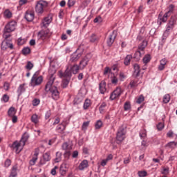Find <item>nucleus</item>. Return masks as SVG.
I'll return each instance as SVG.
<instances>
[{
    "label": "nucleus",
    "instance_id": "1",
    "mask_svg": "<svg viewBox=\"0 0 177 177\" xmlns=\"http://www.w3.org/2000/svg\"><path fill=\"white\" fill-rule=\"evenodd\" d=\"M55 80H56L55 75L51 74V76L46 85L45 91L50 93L51 97L53 100H57L59 97H60V93H59L57 87H56V86H53Z\"/></svg>",
    "mask_w": 177,
    "mask_h": 177
},
{
    "label": "nucleus",
    "instance_id": "2",
    "mask_svg": "<svg viewBox=\"0 0 177 177\" xmlns=\"http://www.w3.org/2000/svg\"><path fill=\"white\" fill-rule=\"evenodd\" d=\"M80 66L77 64H74L73 66L69 65L67 66L64 73L62 72V71H59V77L60 78H63V77H68L70 78L71 77L72 73L73 74H77V73L80 71Z\"/></svg>",
    "mask_w": 177,
    "mask_h": 177
},
{
    "label": "nucleus",
    "instance_id": "3",
    "mask_svg": "<svg viewBox=\"0 0 177 177\" xmlns=\"http://www.w3.org/2000/svg\"><path fill=\"white\" fill-rule=\"evenodd\" d=\"M125 135H127V127L121 126L116 133V142L118 145L125 139Z\"/></svg>",
    "mask_w": 177,
    "mask_h": 177
},
{
    "label": "nucleus",
    "instance_id": "4",
    "mask_svg": "<svg viewBox=\"0 0 177 177\" xmlns=\"http://www.w3.org/2000/svg\"><path fill=\"white\" fill-rule=\"evenodd\" d=\"M48 8V3L45 1L40 0L39 1L35 6V12L37 15H42L45 12V9Z\"/></svg>",
    "mask_w": 177,
    "mask_h": 177
},
{
    "label": "nucleus",
    "instance_id": "5",
    "mask_svg": "<svg viewBox=\"0 0 177 177\" xmlns=\"http://www.w3.org/2000/svg\"><path fill=\"white\" fill-rule=\"evenodd\" d=\"M44 81V77L42 76H38V72H36L31 78L30 86H38L41 85Z\"/></svg>",
    "mask_w": 177,
    "mask_h": 177
},
{
    "label": "nucleus",
    "instance_id": "6",
    "mask_svg": "<svg viewBox=\"0 0 177 177\" xmlns=\"http://www.w3.org/2000/svg\"><path fill=\"white\" fill-rule=\"evenodd\" d=\"M176 23V18L175 17H171L169 21V23L167 24V28L165 32L163 33V37H168V32H169V30L174 28V26H175Z\"/></svg>",
    "mask_w": 177,
    "mask_h": 177
},
{
    "label": "nucleus",
    "instance_id": "7",
    "mask_svg": "<svg viewBox=\"0 0 177 177\" xmlns=\"http://www.w3.org/2000/svg\"><path fill=\"white\" fill-rule=\"evenodd\" d=\"M10 147L12 149V150H15L17 154H19V153L23 150L24 145H23V143L20 141H15L12 145H10Z\"/></svg>",
    "mask_w": 177,
    "mask_h": 177
},
{
    "label": "nucleus",
    "instance_id": "8",
    "mask_svg": "<svg viewBox=\"0 0 177 177\" xmlns=\"http://www.w3.org/2000/svg\"><path fill=\"white\" fill-rule=\"evenodd\" d=\"M16 26H17L16 21H11L6 25L4 28V31H6V32H12V31H15V30H16Z\"/></svg>",
    "mask_w": 177,
    "mask_h": 177
},
{
    "label": "nucleus",
    "instance_id": "9",
    "mask_svg": "<svg viewBox=\"0 0 177 177\" xmlns=\"http://www.w3.org/2000/svg\"><path fill=\"white\" fill-rule=\"evenodd\" d=\"M13 49V44H12V39L9 40H3L1 43L2 50H6V49Z\"/></svg>",
    "mask_w": 177,
    "mask_h": 177
},
{
    "label": "nucleus",
    "instance_id": "10",
    "mask_svg": "<svg viewBox=\"0 0 177 177\" xmlns=\"http://www.w3.org/2000/svg\"><path fill=\"white\" fill-rule=\"evenodd\" d=\"M117 37V32L113 30L108 37L106 44L108 46H111L113 44H114V41L115 40V38Z\"/></svg>",
    "mask_w": 177,
    "mask_h": 177
},
{
    "label": "nucleus",
    "instance_id": "11",
    "mask_svg": "<svg viewBox=\"0 0 177 177\" xmlns=\"http://www.w3.org/2000/svg\"><path fill=\"white\" fill-rule=\"evenodd\" d=\"M89 60H91V58L88 57V55H86L82 59L79 64V67L80 70H84L86 66H88V64L89 63Z\"/></svg>",
    "mask_w": 177,
    "mask_h": 177
},
{
    "label": "nucleus",
    "instance_id": "12",
    "mask_svg": "<svg viewBox=\"0 0 177 177\" xmlns=\"http://www.w3.org/2000/svg\"><path fill=\"white\" fill-rule=\"evenodd\" d=\"M62 150L65 151L64 156L65 157H70V154H71V152L70 150H71L72 147L71 145L68 144V142H64L62 145Z\"/></svg>",
    "mask_w": 177,
    "mask_h": 177
},
{
    "label": "nucleus",
    "instance_id": "13",
    "mask_svg": "<svg viewBox=\"0 0 177 177\" xmlns=\"http://www.w3.org/2000/svg\"><path fill=\"white\" fill-rule=\"evenodd\" d=\"M51 34L49 32V30L46 29V30H41L39 32L37 37L38 38H40L41 39H46V38H49L50 37Z\"/></svg>",
    "mask_w": 177,
    "mask_h": 177
},
{
    "label": "nucleus",
    "instance_id": "14",
    "mask_svg": "<svg viewBox=\"0 0 177 177\" xmlns=\"http://www.w3.org/2000/svg\"><path fill=\"white\" fill-rule=\"evenodd\" d=\"M122 93V92L121 91V88H116V89L114 90L113 92L111 94V100H114L115 99H117V97H120V96H121Z\"/></svg>",
    "mask_w": 177,
    "mask_h": 177
},
{
    "label": "nucleus",
    "instance_id": "15",
    "mask_svg": "<svg viewBox=\"0 0 177 177\" xmlns=\"http://www.w3.org/2000/svg\"><path fill=\"white\" fill-rule=\"evenodd\" d=\"M39 154V149H36L32 160H30L29 162L30 165H35V162H37V160H38Z\"/></svg>",
    "mask_w": 177,
    "mask_h": 177
},
{
    "label": "nucleus",
    "instance_id": "16",
    "mask_svg": "<svg viewBox=\"0 0 177 177\" xmlns=\"http://www.w3.org/2000/svg\"><path fill=\"white\" fill-rule=\"evenodd\" d=\"M50 153L49 152H46L43 155V160H40V165H44L48 161H50Z\"/></svg>",
    "mask_w": 177,
    "mask_h": 177
},
{
    "label": "nucleus",
    "instance_id": "17",
    "mask_svg": "<svg viewBox=\"0 0 177 177\" xmlns=\"http://www.w3.org/2000/svg\"><path fill=\"white\" fill-rule=\"evenodd\" d=\"M81 56H82V53H77V52H75L71 55L70 62H71L72 63L77 62Z\"/></svg>",
    "mask_w": 177,
    "mask_h": 177
},
{
    "label": "nucleus",
    "instance_id": "18",
    "mask_svg": "<svg viewBox=\"0 0 177 177\" xmlns=\"http://www.w3.org/2000/svg\"><path fill=\"white\" fill-rule=\"evenodd\" d=\"M52 23V17H46L44 18L41 23V27H44V28H46Z\"/></svg>",
    "mask_w": 177,
    "mask_h": 177
},
{
    "label": "nucleus",
    "instance_id": "19",
    "mask_svg": "<svg viewBox=\"0 0 177 177\" xmlns=\"http://www.w3.org/2000/svg\"><path fill=\"white\" fill-rule=\"evenodd\" d=\"M133 68H134V72L133 73V77H135V78H136L139 77L140 74V66H139V64H135L133 65Z\"/></svg>",
    "mask_w": 177,
    "mask_h": 177
},
{
    "label": "nucleus",
    "instance_id": "20",
    "mask_svg": "<svg viewBox=\"0 0 177 177\" xmlns=\"http://www.w3.org/2000/svg\"><path fill=\"white\" fill-rule=\"evenodd\" d=\"M99 89L100 93H102V95H104V93L107 92V88H106V82H101L99 84Z\"/></svg>",
    "mask_w": 177,
    "mask_h": 177
},
{
    "label": "nucleus",
    "instance_id": "21",
    "mask_svg": "<svg viewBox=\"0 0 177 177\" xmlns=\"http://www.w3.org/2000/svg\"><path fill=\"white\" fill-rule=\"evenodd\" d=\"M24 86H26L25 83L20 84L19 86L18 87L17 92L18 93L19 97L21 96V95L24 93V92H26V87Z\"/></svg>",
    "mask_w": 177,
    "mask_h": 177
},
{
    "label": "nucleus",
    "instance_id": "22",
    "mask_svg": "<svg viewBox=\"0 0 177 177\" xmlns=\"http://www.w3.org/2000/svg\"><path fill=\"white\" fill-rule=\"evenodd\" d=\"M167 62L168 61L165 58H163L160 61V65L158 66L159 71H162V70L165 68V66L167 65Z\"/></svg>",
    "mask_w": 177,
    "mask_h": 177
},
{
    "label": "nucleus",
    "instance_id": "23",
    "mask_svg": "<svg viewBox=\"0 0 177 177\" xmlns=\"http://www.w3.org/2000/svg\"><path fill=\"white\" fill-rule=\"evenodd\" d=\"M65 130L66 124H64V122H62L56 127V131H57V132H59V133H62V132H64Z\"/></svg>",
    "mask_w": 177,
    "mask_h": 177
},
{
    "label": "nucleus",
    "instance_id": "24",
    "mask_svg": "<svg viewBox=\"0 0 177 177\" xmlns=\"http://www.w3.org/2000/svg\"><path fill=\"white\" fill-rule=\"evenodd\" d=\"M142 55H145V52H140V50H137L134 53L133 58L135 59L136 62H139L140 60V57H142Z\"/></svg>",
    "mask_w": 177,
    "mask_h": 177
},
{
    "label": "nucleus",
    "instance_id": "25",
    "mask_svg": "<svg viewBox=\"0 0 177 177\" xmlns=\"http://www.w3.org/2000/svg\"><path fill=\"white\" fill-rule=\"evenodd\" d=\"M85 168H88V160H84L83 161H82L79 165L80 171H84Z\"/></svg>",
    "mask_w": 177,
    "mask_h": 177
},
{
    "label": "nucleus",
    "instance_id": "26",
    "mask_svg": "<svg viewBox=\"0 0 177 177\" xmlns=\"http://www.w3.org/2000/svg\"><path fill=\"white\" fill-rule=\"evenodd\" d=\"M34 12H26L25 15V19L27 21H32L34 20Z\"/></svg>",
    "mask_w": 177,
    "mask_h": 177
},
{
    "label": "nucleus",
    "instance_id": "27",
    "mask_svg": "<svg viewBox=\"0 0 177 177\" xmlns=\"http://www.w3.org/2000/svg\"><path fill=\"white\" fill-rule=\"evenodd\" d=\"M109 78L111 79V82L114 84V85H117V83L118 82V78L115 77L114 73H111L109 75Z\"/></svg>",
    "mask_w": 177,
    "mask_h": 177
},
{
    "label": "nucleus",
    "instance_id": "28",
    "mask_svg": "<svg viewBox=\"0 0 177 177\" xmlns=\"http://www.w3.org/2000/svg\"><path fill=\"white\" fill-rule=\"evenodd\" d=\"M146 46H147V41L144 40L138 46V50H140L141 52H145V49L146 48Z\"/></svg>",
    "mask_w": 177,
    "mask_h": 177
},
{
    "label": "nucleus",
    "instance_id": "29",
    "mask_svg": "<svg viewBox=\"0 0 177 177\" xmlns=\"http://www.w3.org/2000/svg\"><path fill=\"white\" fill-rule=\"evenodd\" d=\"M12 35L10 34V32H6L5 31V29L3 30V38H4V41H9V39H12Z\"/></svg>",
    "mask_w": 177,
    "mask_h": 177
},
{
    "label": "nucleus",
    "instance_id": "30",
    "mask_svg": "<svg viewBox=\"0 0 177 177\" xmlns=\"http://www.w3.org/2000/svg\"><path fill=\"white\" fill-rule=\"evenodd\" d=\"M132 59V55H128L125 59H124V64L125 66H129L130 63H131V60Z\"/></svg>",
    "mask_w": 177,
    "mask_h": 177
},
{
    "label": "nucleus",
    "instance_id": "31",
    "mask_svg": "<svg viewBox=\"0 0 177 177\" xmlns=\"http://www.w3.org/2000/svg\"><path fill=\"white\" fill-rule=\"evenodd\" d=\"M15 114L16 110H15V107H10L8 111V115H9V117H13Z\"/></svg>",
    "mask_w": 177,
    "mask_h": 177
},
{
    "label": "nucleus",
    "instance_id": "32",
    "mask_svg": "<svg viewBox=\"0 0 177 177\" xmlns=\"http://www.w3.org/2000/svg\"><path fill=\"white\" fill-rule=\"evenodd\" d=\"M3 16L5 19H10L12 17V12L9 10H6L3 12Z\"/></svg>",
    "mask_w": 177,
    "mask_h": 177
},
{
    "label": "nucleus",
    "instance_id": "33",
    "mask_svg": "<svg viewBox=\"0 0 177 177\" xmlns=\"http://www.w3.org/2000/svg\"><path fill=\"white\" fill-rule=\"evenodd\" d=\"M169 100H171V95H169V94H166L163 96V99H162L163 103L167 104V103H169Z\"/></svg>",
    "mask_w": 177,
    "mask_h": 177
},
{
    "label": "nucleus",
    "instance_id": "34",
    "mask_svg": "<svg viewBox=\"0 0 177 177\" xmlns=\"http://www.w3.org/2000/svg\"><path fill=\"white\" fill-rule=\"evenodd\" d=\"M177 143L174 141L170 142L166 145V147H168V149H175L176 147Z\"/></svg>",
    "mask_w": 177,
    "mask_h": 177
},
{
    "label": "nucleus",
    "instance_id": "35",
    "mask_svg": "<svg viewBox=\"0 0 177 177\" xmlns=\"http://www.w3.org/2000/svg\"><path fill=\"white\" fill-rule=\"evenodd\" d=\"M28 138H29V136H28V134H26V133L22 136L20 142L22 143V145L24 146L26 145V142H27V140H28Z\"/></svg>",
    "mask_w": 177,
    "mask_h": 177
},
{
    "label": "nucleus",
    "instance_id": "36",
    "mask_svg": "<svg viewBox=\"0 0 177 177\" xmlns=\"http://www.w3.org/2000/svg\"><path fill=\"white\" fill-rule=\"evenodd\" d=\"M150 60H151V56L149 54L146 55L143 57V63H145V64H147V63H149Z\"/></svg>",
    "mask_w": 177,
    "mask_h": 177
},
{
    "label": "nucleus",
    "instance_id": "37",
    "mask_svg": "<svg viewBox=\"0 0 177 177\" xmlns=\"http://www.w3.org/2000/svg\"><path fill=\"white\" fill-rule=\"evenodd\" d=\"M10 175L15 177L17 176V166L12 167Z\"/></svg>",
    "mask_w": 177,
    "mask_h": 177
},
{
    "label": "nucleus",
    "instance_id": "38",
    "mask_svg": "<svg viewBox=\"0 0 177 177\" xmlns=\"http://www.w3.org/2000/svg\"><path fill=\"white\" fill-rule=\"evenodd\" d=\"M138 80H131L129 86H130V88H136L138 86Z\"/></svg>",
    "mask_w": 177,
    "mask_h": 177
},
{
    "label": "nucleus",
    "instance_id": "39",
    "mask_svg": "<svg viewBox=\"0 0 177 177\" xmlns=\"http://www.w3.org/2000/svg\"><path fill=\"white\" fill-rule=\"evenodd\" d=\"M102 126H103V122H102V120H100L95 122V129H100Z\"/></svg>",
    "mask_w": 177,
    "mask_h": 177
},
{
    "label": "nucleus",
    "instance_id": "40",
    "mask_svg": "<svg viewBox=\"0 0 177 177\" xmlns=\"http://www.w3.org/2000/svg\"><path fill=\"white\" fill-rule=\"evenodd\" d=\"M168 16H169V14H168V12H166L163 17L162 18H160V24H161V23H166L167 20H168Z\"/></svg>",
    "mask_w": 177,
    "mask_h": 177
},
{
    "label": "nucleus",
    "instance_id": "41",
    "mask_svg": "<svg viewBox=\"0 0 177 177\" xmlns=\"http://www.w3.org/2000/svg\"><path fill=\"white\" fill-rule=\"evenodd\" d=\"M62 161V153H56V158L55 159V162H60Z\"/></svg>",
    "mask_w": 177,
    "mask_h": 177
},
{
    "label": "nucleus",
    "instance_id": "42",
    "mask_svg": "<svg viewBox=\"0 0 177 177\" xmlns=\"http://www.w3.org/2000/svg\"><path fill=\"white\" fill-rule=\"evenodd\" d=\"M89 106H91V100L86 99L83 105L84 110H86Z\"/></svg>",
    "mask_w": 177,
    "mask_h": 177
},
{
    "label": "nucleus",
    "instance_id": "43",
    "mask_svg": "<svg viewBox=\"0 0 177 177\" xmlns=\"http://www.w3.org/2000/svg\"><path fill=\"white\" fill-rule=\"evenodd\" d=\"M31 121L34 124H38V115L34 114L31 117Z\"/></svg>",
    "mask_w": 177,
    "mask_h": 177
},
{
    "label": "nucleus",
    "instance_id": "44",
    "mask_svg": "<svg viewBox=\"0 0 177 177\" xmlns=\"http://www.w3.org/2000/svg\"><path fill=\"white\" fill-rule=\"evenodd\" d=\"M70 82V80H67V79H64L62 80V88H67V86H68V84Z\"/></svg>",
    "mask_w": 177,
    "mask_h": 177
},
{
    "label": "nucleus",
    "instance_id": "45",
    "mask_svg": "<svg viewBox=\"0 0 177 177\" xmlns=\"http://www.w3.org/2000/svg\"><path fill=\"white\" fill-rule=\"evenodd\" d=\"M34 67V64L32 63H31V62H28L26 66H25V68H26V70H32V68Z\"/></svg>",
    "mask_w": 177,
    "mask_h": 177
},
{
    "label": "nucleus",
    "instance_id": "46",
    "mask_svg": "<svg viewBox=\"0 0 177 177\" xmlns=\"http://www.w3.org/2000/svg\"><path fill=\"white\" fill-rule=\"evenodd\" d=\"M89 121H87V122H84L83 124H82V131H86V129H88V127H89Z\"/></svg>",
    "mask_w": 177,
    "mask_h": 177
},
{
    "label": "nucleus",
    "instance_id": "47",
    "mask_svg": "<svg viewBox=\"0 0 177 177\" xmlns=\"http://www.w3.org/2000/svg\"><path fill=\"white\" fill-rule=\"evenodd\" d=\"M10 165H12V160H10V159H7L4 162L5 168H9Z\"/></svg>",
    "mask_w": 177,
    "mask_h": 177
},
{
    "label": "nucleus",
    "instance_id": "48",
    "mask_svg": "<svg viewBox=\"0 0 177 177\" xmlns=\"http://www.w3.org/2000/svg\"><path fill=\"white\" fill-rule=\"evenodd\" d=\"M30 52H31V49H30L28 47H25L22 49L23 55H28Z\"/></svg>",
    "mask_w": 177,
    "mask_h": 177
},
{
    "label": "nucleus",
    "instance_id": "49",
    "mask_svg": "<svg viewBox=\"0 0 177 177\" xmlns=\"http://www.w3.org/2000/svg\"><path fill=\"white\" fill-rule=\"evenodd\" d=\"M2 102H4V103H8L9 102V97L8 95L4 94L1 98Z\"/></svg>",
    "mask_w": 177,
    "mask_h": 177
},
{
    "label": "nucleus",
    "instance_id": "50",
    "mask_svg": "<svg viewBox=\"0 0 177 177\" xmlns=\"http://www.w3.org/2000/svg\"><path fill=\"white\" fill-rule=\"evenodd\" d=\"M76 1L77 0H68L67 3L68 8H71V6H74V5H75Z\"/></svg>",
    "mask_w": 177,
    "mask_h": 177
},
{
    "label": "nucleus",
    "instance_id": "51",
    "mask_svg": "<svg viewBox=\"0 0 177 177\" xmlns=\"http://www.w3.org/2000/svg\"><path fill=\"white\" fill-rule=\"evenodd\" d=\"M140 138H146V136H147V131L145 129H142L140 131Z\"/></svg>",
    "mask_w": 177,
    "mask_h": 177
},
{
    "label": "nucleus",
    "instance_id": "52",
    "mask_svg": "<svg viewBox=\"0 0 177 177\" xmlns=\"http://www.w3.org/2000/svg\"><path fill=\"white\" fill-rule=\"evenodd\" d=\"M106 108V103H102L100 108H99V110H100V113L102 114V113H104V109Z\"/></svg>",
    "mask_w": 177,
    "mask_h": 177
},
{
    "label": "nucleus",
    "instance_id": "53",
    "mask_svg": "<svg viewBox=\"0 0 177 177\" xmlns=\"http://www.w3.org/2000/svg\"><path fill=\"white\" fill-rule=\"evenodd\" d=\"M142 102H145V97H143V95H140L136 101V103H138V104H140V103H142Z\"/></svg>",
    "mask_w": 177,
    "mask_h": 177
},
{
    "label": "nucleus",
    "instance_id": "54",
    "mask_svg": "<svg viewBox=\"0 0 177 177\" xmlns=\"http://www.w3.org/2000/svg\"><path fill=\"white\" fill-rule=\"evenodd\" d=\"M124 109L125 111H127V110H129L131 109V104L129 102H125Z\"/></svg>",
    "mask_w": 177,
    "mask_h": 177
},
{
    "label": "nucleus",
    "instance_id": "55",
    "mask_svg": "<svg viewBox=\"0 0 177 177\" xmlns=\"http://www.w3.org/2000/svg\"><path fill=\"white\" fill-rule=\"evenodd\" d=\"M91 42H96L97 41V37L95 34H93L90 37Z\"/></svg>",
    "mask_w": 177,
    "mask_h": 177
},
{
    "label": "nucleus",
    "instance_id": "56",
    "mask_svg": "<svg viewBox=\"0 0 177 177\" xmlns=\"http://www.w3.org/2000/svg\"><path fill=\"white\" fill-rule=\"evenodd\" d=\"M138 176L140 177H144L147 175V172L146 171H138Z\"/></svg>",
    "mask_w": 177,
    "mask_h": 177
},
{
    "label": "nucleus",
    "instance_id": "57",
    "mask_svg": "<svg viewBox=\"0 0 177 177\" xmlns=\"http://www.w3.org/2000/svg\"><path fill=\"white\" fill-rule=\"evenodd\" d=\"M164 123L162 122H159L157 125V129L159 130V131H162V129H164Z\"/></svg>",
    "mask_w": 177,
    "mask_h": 177
},
{
    "label": "nucleus",
    "instance_id": "58",
    "mask_svg": "<svg viewBox=\"0 0 177 177\" xmlns=\"http://www.w3.org/2000/svg\"><path fill=\"white\" fill-rule=\"evenodd\" d=\"M40 102L41 101L39 100V99L35 98L32 100V104H33V106H38V104H39Z\"/></svg>",
    "mask_w": 177,
    "mask_h": 177
},
{
    "label": "nucleus",
    "instance_id": "59",
    "mask_svg": "<svg viewBox=\"0 0 177 177\" xmlns=\"http://www.w3.org/2000/svg\"><path fill=\"white\" fill-rule=\"evenodd\" d=\"M58 168L59 167L57 166H55V167L51 169V171H50L51 175L55 176V175H56V174H57L56 169H58Z\"/></svg>",
    "mask_w": 177,
    "mask_h": 177
},
{
    "label": "nucleus",
    "instance_id": "60",
    "mask_svg": "<svg viewBox=\"0 0 177 177\" xmlns=\"http://www.w3.org/2000/svg\"><path fill=\"white\" fill-rule=\"evenodd\" d=\"M3 86L5 91H9V88H10V84L8 82H4Z\"/></svg>",
    "mask_w": 177,
    "mask_h": 177
},
{
    "label": "nucleus",
    "instance_id": "61",
    "mask_svg": "<svg viewBox=\"0 0 177 177\" xmlns=\"http://www.w3.org/2000/svg\"><path fill=\"white\" fill-rule=\"evenodd\" d=\"M94 23H102V17H97L95 18Z\"/></svg>",
    "mask_w": 177,
    "mask_h": 177
},
{
    "label": "nucleus",
    "instance_id": "62",
    "mask_svg": "<svg viewBox=\"0 0 177 177\" xmlns=\"http://www.w3.org/2000/svg\"><path fill=\"white\" fill-rule=\"evenodd\" d=\"M174 135H175V133H174V131H169L167 133V136L168 138H174Z\"/></svg>",
    "mask_w": 177,
    "mask_h": 177
},
{
    "label": "nucleus",
    "instance_id": "63",
    "mask_svg": "<svg viewBox=\"0 0 177 177\" xmlns=\"http://www.w3.org/2000/svg\"><path fill=\"white\" fill-rule=\"evenodd\" d=\"M28 2V0H19V5L23 6V5H26Z\"/></svg>",
    "mask_w": 177,
    "mask_h": 177
},
{
    "label": "nucleus",
    "instance_id": "64",
    "mask_svg": "<svg viewBox=\"0 0 177 177\" xmlns=\"http://www.w3.org/2000/svg\"><path fill=\"white\" fill-rule=\"evenodd\" d=\"M174 5H172V4L170 5L169 6V10H168V12H167V13H168V15H169V13H171L172 12V10H174Z\"/></svg>",
    "mask_w": 177,
    "mask_h": 177
}]
</instances>
